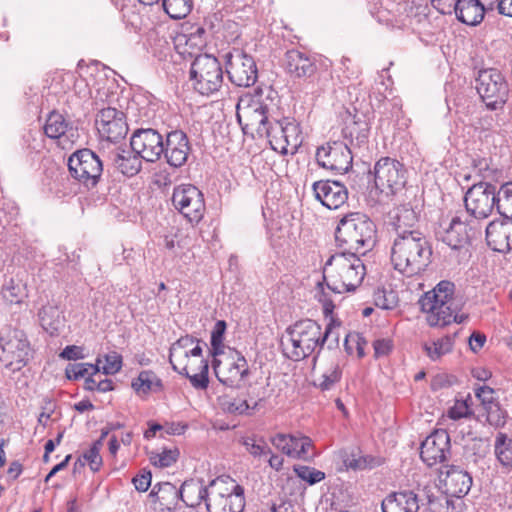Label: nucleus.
<instances>
[{"instance_id": "nucleus-1", "label": "nucleus", "mask_w": 512, "mask_h": 512, "mask_svg": "<svg viewBox=\"0 0 512 512\" xmlns=\"http://www.w3.org/2000/svg\"><path fill=\"white\" fill-rule=\"evenodd\" d=\"M366 275V268L360 255L342 250L331 255L323 268V281L329 292L325 291L322 283H318L320 291L317 299L323 306V312L327 316L333 313L335 308L334 296L345 292H353L359 287Z\"/></svg>"}, {"instance_id": "nucleus-2", "label": "nucleus", "mask_w": 512, "mask_h": 512, "mask_svg": "<svg viewBox=\"0 0 512 512\" xmlns=\"http://www.w3.org/2000/svg\"><path fill=\"white\" fill-rule=\"evenodd\" d=\"M286 333L288 338L281 343L283 352L294 361L303 360L314 353L319 354L326 342L330 349L339 344V335L334 333L333 322L322 331L316 321L304 319L288 327Z\"/></svg>"}, {"instance_id": "nucleus-3", "label": "nucleus", "mask_w": 512, "mask_h": 512, "mask_svg": "<svg viewBox=\"0 0 512 512\" xmlns=\"http://www.w3.org/2000/svg\"><path fill=\"white\" fill-rule=\"evenodd\" d=\"M419 305L431 327H444L453 322L460 324L468 319V315L460 313L463 301L455 294V284L448 280L440 281L426 292L419 299Z\"/></svg>"}, {"instance_id": "nucleus-4", "label": "nucleus", "mask_w": 512, "mask_h": 512, "mask_svg": "<svg viewBox=\"0 0 512 512\" xmlns=\"http://www.w3.org/2000/svg\"><path fill=\"white\" fill-rule=\"evenodd\" d=\"M432 247L422 232L395 236L391 247L394 269L406 276L424 271L431 263Z\"/></svg>"}, {"instance_id": "nucleus-5", "label": "nucleus", "mask_w": 512, "mask_h": 512, "mask_svg": "<svg viewBox=\"0 0 512 512\" xmlns=\"http://www.w3.org/2000/svg\"><path fill=\"white\" fill-rule=\"evenodd\" d=\"M376 236V224L359 212H351L342 217L335 230L339 248L363 256L374 247Z\"/></svg>"}, {"instance_id": "nucleus-6", "label": "nucleus", "mask_w": 512, "mask_h": 512, "mask_svg": "<svg viewBox=\"0 0 512 512\" xmlns=\"http://www.w3.org/2000/svg\"><path fill=\"white\" fill-rule=\"evenodd\" d=\"M209 495L208 512H243L245 508L244 488L229 476L212 480Z\"/></svg>"}, {"instance_id": "nucleus-7", "label": "nucleus", "mask_w": 512, "mask_h": 512, "mask_svg": "<svg viewBox=\"0 0 512 512\" xmlns=\"http://www.w3.org/2000/svg\"><path fill=\"white\" fill-rule=\"evenodd\" d=\"M31 354V346L24 331L10 326L0 330V362L11 371L24 367Z\"/></svg>"}, {"instance_id": "nucleus-8", "label": "nucleus", "mask_w": 512, "mask_h": 512, "mask_svg": "<svg viewBox=\"0 0 512 512\" xmlns=\"http://www.w3.org/2000/svg\"><path fill=\"white\" fill-rule=\"evenodd\" d=\"M189 75L194 90L201 95H212L223 84L222 66L215 56L209 54H200L193 60Z\"/></svg>"}, {"instance_id": "nucleus-9", "label": "nucleus", "mask_w": 512, "mask_h": 512, "mask_svg": "<svg viewBox=\"0 0 512 512\" xmlns=\"http://www.w3.org/2000/svg\"><path fill=\"white\" fill-rule=\"evenodd\" d=\"M475 82L477 93L489 110L503 108L508 99L509 87L499 70L495 68L479 70Z\"/></svg>"}, {"instance_id": "nucleus-10", "label": "nucleus", "mask_w": 512, "mask_h": 512, "mask_svg": "<svg viewBox=\"0 0 512 512\" xmlns=\"http://www.w3.org/2000/svg\"><path fill=\"white\" fill-rule=\"evenodd\" d=\"M464 204L468 220H476L481 227V221L488 218L496 207V186L480 181L473 184L465 193Z\"/></svg>"}, {"instance_id": "nucleus-11", "label": "nucleus", "mask_w": 512, "mask_h": 512, "mask_svg": "<svg viewBox=\"0 0 512 512\" xmlns=\"http://www.w3.org/2000/svg\"><path fill=\"white\" fill-rule=\"evenodd\" d=\"M375 188L380 194L390 197L402 191L406 184V169L396 159L380 158L374 165Z\"/></svg>"}, {"instance_id": "nucleus-12", "label": "nucleus", "mask_w": 512, "mask_h": 512, "mask_svg": "<svg viewBox=\"0 0 512 512\" xmlns=\"http://www.w3.org/2000/svg\"><path fill=\"white\" fill-rule=\"evenodd\" d=\"M68 169L72 178L87 188H93L98 184L104 168L99 155L85 148L71 154Z\"/></svg>"}, {"instance_id": "nucleus-13", "label": "nucleus", "mask_w": 512, "mask_h": 512, "mask_svg": "<svg viewBox=\"0 0 512 512\" xmlns=\"http://www.w3.org/2000/svg\"><path fill=\"white\" fill-rule=\"evenodd\" d=\"M425 499L430 509H434L439 501L426 486L416 490L391 492L381 503L382 512H418Z\"/></svg>"}, {"instance_id": "nucleus-14", "label": "nucleus", "mask_w": 512, "mask_h": 512, "mask_svg": "<svg viewBox=\"0 0 512 512\" xmlns=\"http://www.w3.org/2000/svg\"><path fill=\"white\" fill-rule=\"evenodd\" d=\"M172 203L191 224L199 223L206 210L203 193L192 184L176 186L172 194Z\"/></svg>"}, {"instance_id": "nucleus-15", "label": "nucleus", "mask_w": 512, "mask_h": 512, "mask_svg": "<svg viewBox=\"0 0 512 512\" xmlns=\"http://www.w3.org/2000/svg\"><path fill=\"white\" fill-rule=\"evenodd\" d=\"M226 72L229 80L238 87H250L258 78L254 58L241 49H234L225 55Z\"/></svg>"}, {"instance_id": "nucleus-16", "label": "nucleus", "mask_w": 512, "mask_h": 512, "mask_svg": "<svg viewBox=\"0 0 512 512\" xmlns=\"http://www.w3.org/2000/svg\"><path fill=\"white\" fill-rule=\"evenodd\" d=\"M480 234L481 227L477 225V221L468 220L467 217L461 215L452 218L441 239L452 250L457 251L459 256L465 257L468 253L470 239L476 238Z\"/></svg>"}, {"instance_id": "nucleus-17", "label": "nucleus", "mask_w": 512, "mask_h": 512, "mask_svg": "<svg viewBox=\"0 0 512 512\" xmlns=\"http://www.w3.org/2000/svg\"><path fill=\"white\" fill-rule=\"evenodd\" d=\"M315 157L319 166L336 174L347 173L352 168L351 149L342 141L323 144L317 148Z\"/></svg>"}, {"instance_id": "nucleus-18", "label": "nucleus", "mask_w": 512, "mask_h": 512, "mask_svg": "<svg viewBox=\"0 0 512 512\" xmlns=\"http://www.w3.org/2000/svg\"><path fill=\"white\" fill-rule=\"evenodd\" d=\"M236 108V116L244 133H247L248 130H255L259 136L268 133L270 122L268 121V107L266 104L251 97H242L239 99Z\"/></svg>"}, {"instance_id": "nucleus-19", "label": "nucleus", "mask_w": 512, "mask_h": 512, "mask_svg": "<svg viewBox=\"0 0 512 512\" xmlns=\"http://www.w3.org/2000/svg\"><path fill=\"white\" fill-rule=\"evenodd\" d=\"M130 147L145 161L155 162L164 152L163 136L153 128H140L133 132Z\"/></svg>"}, {"instance_id": "nucleus-20", "label": "nucleus", "mask_w": 512, "mask_h": 512, "mask_svg": "<svg viewBox=\"0 0 512 512\" xmlns=\"http://www.w3.org/2000/svg\"><path fill=\"white\" fill-rule=\"evenodd\" d=\"M450 454V436L446 430L434 431L421 443L420 458L428 467L444 464Z\"/></svg>"}, {"instance_id": "nucleus-21", "label": "nucleus", "mask_w": 512, "mask_h": 512, "mask_svg": "<svg viewBox=\"0 0 512 512\" xmlns=\"http://www.w3.org/2000/svg\"><path fill=\"white\" fill-rule=\"evenodd\" d=\"M213 370L217 379L228 387L238 386L239 382L249 374L247 360L236 350H233L231 357L224 362L214 357Z\"/></svg>"}, {"instance_id": "nucleus-22", "label": "nucleus", "mask_w": 512, "mask_h": 512, "mask_svg": "<svg viewBox=\"0 0 512 512\" xmlns=\"http://www.w3.org/2000/svg\"><path fill=\"white\" fill-rule=\"evenodd\" d=\"M274 131L281 132L282 138L277 140H270V145L273 150L282 155L295 154L298 148L302 145L303 135L300 124L292 118H283L274 121Z\"/></svg>"}, {"instance_id": "nucleus-23", "label": "nucleus", "mask_w": 512, "mask_h": 512, "mask_svg": "<svg viewBox=\"0 0 512 512\" xmlns=\"http://www.w3.org/2000/svg\"><path fill=\"white\" fill-rule=\"evenodd\" d=\"M96 125L100 135L111 142L119 141L128 132L125 114L113 107L100 110Z\"/></svg>"}, {"instance_id": "nucleus-24", "label": "nucleus", "mask_w": 512, "mask_h": 512, "mask_svg": "<svg viewBox=\"0 0 512 512\" xmlns=\"http://www.w3.org/2000/svg\"><path fill=\"white\" fill-rule=\"evenodd\" d=\"M314 197L328 209H338L348 199V189L340 181L319 180L312 184Z\"/></svg>"}, {"instance_id": "nucleus-25", "label": "nucleus", "mask_w": 512, "mask_h": 512, "mask_svg": "<svg viewBox=\"0 0 512 512\" xmlns=\"http://www.w3.org/2000/svg\"><path fill=\"white\" fill-rule=\"evenodd\" d=\"M284 65L286 72L295 79H312L318 73L315 57L297 49L285 53Z\"/></svg>"}, {"instance_id": "nucleus-26", "label": "nucleus", "mask_w": 512, "mask_h": 512, "mask_svg": "<svg viewBox=\"0 0 512 512\" xmlns=\"http://www.w3.org/2000/svg\"><path fill=\"white\" fill-rule=\"evenodd\" d=\"M439 480L449 495L458 498L465 496L472 486L470 473L455 465H443L439 471Z\"/></svg>"}, {"instance_id": "nucleus-27", "label": "nucleus", "mask_w": 512, "mask_h": 512, "mask_svg": "<svg viewBox=\"0 0 512 512\" xmlns=\"http://www.w3.org/2000/svg\"><path fill=\"white\" fill-rule=\"evenodd\" d=\"M190 152L191 146L186 133L182 130L167 133L163 154L171 167H182L187 162Z\"/></svg>"}, {"instance_id": "nucleus-28", "label": "nucleus", "mask_w": 512, "mask_h": 512, "mask_svg": "<svg viewBox=\"0 0 512 512\" xmlns=\"http://www.w3.org/2000/svg\"><path fill=\"white\" fill-rule=\"evenodd\" d=\"M143 160L131 147L130 149L117 147L107 154L108 166L126 177L137 175L142 169Z\"/></svg>"}, {"instance_id": "nucleus-29", "label": "nucleus", "mask_w": 512, "mask_h": 512, "mask_svg": "<svg viewBox=\"0 0 512 512\" xmlns=\"http://www.w3.org/2000/svg\"><path fill=\"white\" fill-rule=\"evenodd\" d=\"M498 0H457L455 15L457 19L470 26L482 22L487 11L493 10Z\"/></svg>"}, {"instance_id": "nucleus-30", "label": "nucleus", "mask_w": 512, "mask_h": 512, "mask_svg": "<svg viewBox=\"0 0 512 512\" xmlns=\"http://www.w3.org/2000/svg\"><path fill=\"white\" fill-rule=\"evenodd\" d=\"M487 245L494 251L506 254L512 250V223L492 221L485 230Z\"/></svg>"}, {"instance_id": "nucleus-31", "label": "nucleus", "mask_w": 512, "mask_h": 512, "mask_svg": "<svg viewBox=\"0 0 512 512\" xmlns=\"http://www.w3.org/2000/svg\"><path fill=\"white\" fill-rule=\"evenodd\" d=\"M179 489L169 482L156 484L149 494V498L154 505V509L160 512H171L179 504Z\"/></svg>"}, {"instance_id": "nucleus-32", "label": "nucleus", "mask_w": 512, "mask_h": 512, "mask_svg": "<svg viewBox=\"0 0 512 512\" xmlns=\"http://www.w3.org/2000/svg\"><path fill=\"white\" fill-rule=\"evenodd\" d=\"M180 501L184 502L187 507H197L202 502L207 503L210 494V484L204 485L203 480L191 479L184 481L179 489Z\"/></svg>"}, {"instance_id": "nucleus-33", "label": "nucleus", "mask_w": 512, "mask_h": 512, "mask_svg": "<svg viewBox=\"0 0 512 512\" xmlns=\"http://www.w3.org/2000/svg\"><path fill=\"white\" fill-rule=\"evenodd\" d=\"M194 343H200V340L193 336L185 335L171 345L169 362L173 370H187V359L189 358L188 348Z\"/></svg>"}, {"instance_id": "nucleus-34", "label": "nucleus", "mask_w": 512, "mask_h": 512, "mask_svg": "<svg viewBox=\"0 0 512 512\" xmlns=\"http://www.w3.org/2000/svg\"><path fill=\"white\" fill-rule=\"evenodd\" d=\"M418 221V213L409 204L398 207L393 223L396 236H406L408 233L420 232L415 229Z\"/></svg>"}, {"instance_id": "nucleus-35", "label": "nucleus", "mask_w": 512, "mask_h": 512, "mask_svg": "<svg viewBox=\"0 0 512 512\" xmlns=\"http://www.w3.org/2000/svg\"><path fill=\"white\" fill-rule=\"evenodd\" d=\"M44 133L51 139H60L62 137L70 138L74 136L71 122L67 121L61 113L56 111L48 115L44 125Z\"/></svg>"}, {"instance_id": "nucleus-36", "label": "nucleus", "mask_w": 512, "mask_h": 512, "mask_svg": "<svg viewBox=\"0 0 512 512\" xmlns=\"http://www.w3.org/2000/svg\"><path fill=\"white\" fill-rule=\"evenodd\" d=\"M342 135L344 139L350 140L351 145L361 146L368 141V123L364 119L353 116L349 121L345 122Z\"/></svg>"}, {"instance_id": "nucleus-37", "label": "nucleus", "mask_w": 512, "mask_h": 512, "mask_svg": "<svg viewBox=\"0 0 512 512\" xmlns=\"http://www.w3.org/2000/svg\"><path fill=\"white\" fill-rule=\"evenodd\" d=\"M38 316L42 328L50 335L58 333L63 326L64 317L62 311L56 305L48 304L43 306Z\"/></svg>"}, {"instance_id": "nucleus-38", "label": "nucleus", "mask_w": 512, "mask_h": 512, "mask_svg": "<svg viewBox=\"0 0 512 512\" xmlns=\"http://www.w3.org/2000/svg\"><path fill=\"white\" fill-rule=\"evenodd\" d=\"M187 370H175L177 373L184 375L187 377L191 385L195 389L204 390L208 387L209 384V378H208V371H209V365L208 361L205 359H199L197 367H194L192 364L187 363Z\"/></svg>"}, {"instance_id": "nucleus-39", "label": "nucleus", "mask_w": 512, "mask_h": 512, "mask_svg": "<svg viewBox=\"0 0 512 512\" xmlns=\"http://www.w3.org/2000/svg\"><path fill=\"white\" fill-rule=\"evenodd\" d=\"M494 454L502 468L512 470V438L506 433L498 432L494 440Z\"/></svg>"}, {"instance_id": "nucleus-40", "label": "nucleus", "mask_w": 512, "mask_h": 512, "mask_svg": "<svg viewBox=\"0 0 512 512\" xmlns=\"http://www.w3.org/2000/svg\"><path fill=\"white\" fill-rule=\"evenodd\" d=\"M132 387L137 393L146 394L150 391H160L162 389V381L153 371L144 370L133 380Z\"/></svg>"}, {"instance_id": "nucleus-41", "label": "nucleus", "mask_w": 512, "mask_h": 512, "mask_svg": "<svg viewBox=\"0 0 512 512\" xmlns=\"http://www.w3.org/2000/svg\"><path fill=\"white\" fill-rule=\"evenodd\" d=\"M496 209L501 216L512 219V182L503 184L496 191Z\"/></svg>"}, {"instance_id": "nucleus-42", "label": "nucleus", "mask_w": 512, "mask_h": 512, "mask_svg": "<svg viewBox=\"0 0 512 512\" xmlns=\"http://www.w3.org/2000/svg\"><path fill=\"white\" fill-rule=\"evenodd\" d=\"M193 0H163L164 11L172 19H183L193 9Z\"/></svg>"}, {"instance_id": "nucleus-43", "label": "nucleus", "mask_w": 512, "mask_h": 512, "mask_svg": "<svg viewBox=\"0 0 512 512\" xmlns=\"http://www.w3.org/2000/svg\"><path fill=\"white\" fill-rule=\"evenodd\" d=\"M100 363L101 359L99 357L96 360V364L70 363L65 369L66 377L70 380H78L89 374H97L100 372Z\"/></svg>"}, {"instance_id": "nucleus-44", "label": "nucleus", "mask_w": 512, "mask_h": 512, "mask_svg": "<svg viewBox=\"0 0 512 512\" xmlns=\"http://www.w3.org/2000/svg\"><path fill=\"white\" fill-rule=\"evenodd\" d=\"M454 345V337L446 335L433 341L431 344H425L424 349L431 360L436 361L443 355L452 351Z\"/></svg>"}, {"instance_id": "nucleus-45", "label": "nucleus", "mask_w": 512, "mask_h": 512, "mask_svg": "<svg viewBox=\"0 0 512 512\" xmlns=\"http://www.w3.org/2000/svg\"><path fill=\"white\" fill-rule=\"evenodd\" d=\"M298 437L296 435L278 433L270 441L278 450L289 457L295 458V455H298L296 451L298 448Z\"/></svg>"}, {"instance_id": "nucleus-46", "label": "nucleus", "mask_w": 512, "mask_h": 512, "mask_svg": "<svg viewBox=\"0 0 512 512\" xmlns=\"http://www.w3.org/2000/svg\"><path fill=\"white\" fill-rule=\"evenodd\" d=\"M226 322L224 320H218L211 332V354L213 357H217L224 353L225 345L224 334L226 331Z\"/></svg>"}, {"instance_id": "nucleus-47", "label": "nucleus", "mask_w": 512, "mask_h": 512, "mask_svg": "<svg viewBox=\"0 0 512 512\" xmlns=\"http://www.w3.org/2000/svg\"><path fill=\"white\" fill-rule=\"evenodd\" d=\"M293 471L301 480L314 485L325 479V473L305 465H294Z\"/></svg>"}, {"instance_id": "nucleus-48", "label": "nucleus", "mask_w": 512, "mask_h": 512, "mask_svg": "<svg viewBox=\"0 0 512 512\" xmlns=\"http://www.w3.org/2000/svg\"><path fill=\"white\" fill-rule=\"evenodd\" d=\"M341 377V369L338 364H335L321 375L317 385L322 391H329L341 380Z\"/></svg>"}, {"instance_id": "nucleus-49", "label": "nucleus", "mask_w": 512, "mask_h": 512, "mask_svg": "<svg viewBox=\"0 0 512 512\" xmlns=\"http://www.w3.org/2000/svg\"><path fill=\"white\" fill-rule=\"evenodd\" d=\"M103 446L101 440H96L92 446L83 453L82 457L85 462L88 463L90 469L94 472L98 471L102 466V457L100 455V450Z\"/></svg>"}, {"instance_id": "nucleus-50", "label": "nucleus", "mask_w": 512, "mask_h": 512, "mask_svg": "<svg viewBox=\"0 0 512 512\" xmlns=\"http://www.w3.org/2000/svg\"><path fill=\"white\" fill-rule=\"evenodd\" d=\"M178 455L179 452L176 449H164L161 453H153L150 461L156 467L166 468L177 461Z\"/></svg>"}, {"instance_id": "nucleus-51", "label": "nucleus", "mask_w": 512, "mask_h": 512, "mask_svg": "<svg viewBox=\"0 0 512 512\" xmlns=\"http://www.w3.org/2000/svg\"><path fill=\"white\" fill-rule=\"evenodd\" d=\"M486 418L490 425L494 427H503L506 424V411L501 408L498 402H495L484 408Z\"/></svg>"}, {"instance_id": "nucleus-52", "label": "nucleus", "mask_w": 512, "mask_h": 512, "mask_svg": "<svg viewBox=\"0 0 512 512\" xmlns=\"http://www.w3.org/2000/svg\"><path fill=\"white\" fill-rule=\"evenodd\" d=\"M375 305L381 309L390 310L396 307L398 298L393 290H378L374 294Z\"/></svg>"}, {"instance_id": "nucleus-53", "label": "nucleus", "mask_w": 512, "mask_h": 512, "mask_svg": "<svg viewBox=\"0 0 512 512\" xmlns=\"http://www.w3.org/2000/svg\"><path fill=\"white\" fill-rule=\"evenodd\" d=\"M105 364L102 367V372L105 375H114L122 368V356L116 352L111 351L104 355Z\"/></svg>"}, {"instance_id": "nucleus-54", "label": "nucleus", "mask_w": 512, "mask_h": 512, "mask_svg": "<svg viewBox=\"0 0 512 512\" xmlns=\"http://www.w3.org/2000/svg\"><path fill=\"white\" fill-rule=\"evenodd\" d=\"M345 464L348 468L353 470H363L366 468H373L380 464L379 460L373 456L365 455L359 456L358 458H348L345 460Z\"/></svg>"}, {"instance_id": "nucleus-55", "label": "nucleus", "mask_w": 512, "mask_h": 512, "mask_svg": "<svg viewBox=\"0 0 512 512\" xmlns=\"http://www.w3.org/2000/svg\"><path fill=\"white\" fill-rule=\"evenodd\" d=\"M242 444L253 457H261L262 455L271 453L270 448L263 440H261V443H259L254 438L247 437L243 440Z\"/></svg>"}, {"instance_id": "nucleus-56", "label": "nucleus", "mask_w": 512, "mask_h": 512, "mask_svg": "<svg viewBox=\"0 0 512 512\" xmlns=\"http://www.w3.org/2000/svg\"><path fill=\"white\" fill-rule=\"evenodd\" d=\"M3 298L11 304H19L22 301L23 293L19 285L11 280L2 290Z\"/></svg>"}, {"instance_id": "nucleus-57", "label": "nucleus", "mask_w": 512, "mask_h": 512, "mask_svg": "<svg viewBox=\"0 0 512 512\" xmlns=\"http://www.w3.org/2000/svg\"><path fill=\"white\" fill-rule=\"evenodd\" d=\"M373 348L376 358L387 356L393 349V341L389 338L377 339L373 342Z\"/></svg>"}, {"instance_id": "nucleus-58", "label": "nucleus", "mask_w": 512, "mask_h": 512, "mask_svg": "<svg viewBox=\"0 0 512 512\" xmlns=\"http://www.w3.org/2000/svg\"><path fill=\"white\" fill-rule=\"evenodd\" d=\"M223 405L229 413L243 414L250 409L247 401L241 399L227 400Z\"/></svg>"}, {"instance_id": "nucleus-59", "label": "nucleus", "mask_w": 512, "mask_h": 512, "mask_svg": "<svg viewBox=\"0 0 512 512\" xmlns=\"http://www.w3.org/2000/svg\"><path fill=\"white\" fill-rule=\"evenodd\" d=\"M311 447H312V442L309 437L299 436L298 437V448L296 449L298 455H295V458L303 459V460L311 459L312 455L309 454V449Z\"/></svg>"}, {"instance_id": "nucleus-60", "label": "nucleus", "mask_w": 512, "mask_h": 512, "mask_svg": "<svg viewBox=\"0 0 512 512\" xmlns=\"http://www.w3.org/2000/svg\"><path fill=\"white\" fill-rule=\"evenodd\" d=\"M476 397L481 401L482 405L485 407L495 403L494 400V390L486 385L480 386L475 390Z\"/></svg>"}, {"instance_id": "nucleus-61", "label": "nucleus", "mask_w": 512, "mask_h": 512, "mask_svg": "<svg viewBox=\"0 0 512 512\" xmlns=\"http://www.w3.org/2000/svg\"><path fill=\"white\" fill-rule=\"evenodd\" d=\"M152 475L150 471H143L133 478L135 488L140 492H145L151 485Z\"/></svg>"}, {"instance_id": "nucleus-62", "label": "nucleus", "mask_w": 512, "mask_h": 512, "mask_svg": "<svg viewBox=\"0 0 512 512\" xmlns=\"http://www.w3.org/2000/svg\"><path fill=\"white\" fill-rule=\"evenodd\" d=\"M469 414V407L465 401H457L448 412V416L454 420L467 417Z\"/></svg>"}, {"instance_id": "nucleus-63", "label": "nucleus", "mask_w": 512, "mask_h": 512, "mask_svg": "<svg viewBox=\"0 0 512 512\" xmlns=\"http://www.w3.org/2000/svg\"><path fill=\"white\" fill-rule=\"evenodd\" d=\"M457 0H431L432 6L441 14H452L455 13Z\"/></svg>"}, {"instance_id": "nucleus-64", "label": "nucleus", "mask_w": 512, "mask_h": 512, "mask_svg": "<svg viewBox=\"0 0 512 512\" xmlns=\"http://www.w3.org/2000/svg\"><path fill=\"white\" fill-rule=\"evenodd\" d=\"M473 168L477 171V173L483 178L486 179L490 176V160L487 158H478L473 159L472 162Z\"/></svg>"}]
</instances>
